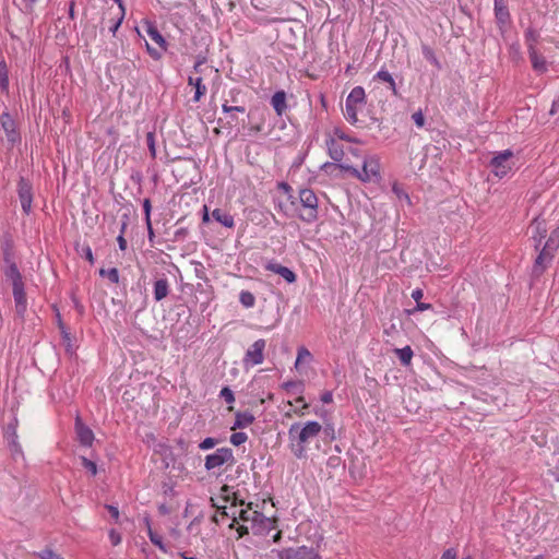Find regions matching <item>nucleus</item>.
<instances>
[{"mask_svg":"<svg viewBox=\"0 0 559 559\" xmlns=\"http://www.w3.org/2000/svg\"><path fill=\"white\" fill-rule=\"evenodd\" d=\"M352 175L365 182L377 181L380 178V164L373 156H362L359 163L352 162Z\"/></svg>","mask_w":559,"mask_h":559,"instance_id":"obj_1","label":"nucleus"},{"mask_svg":"<svg viewBox=\"0 0 559 559\" xmlns=\"http://www.w3.org/2000/svg\"><path fill=\"white\" fill-rule=\"evenodd\" d=\"M559 247V227L551 230L547 241L540 249L534 264V273L539 275L548 266L554 258V253Z\"/></svg>","mask_w":559,"mask_h":559,"instance_id":"obj_2","label":"nucleus"},{"mask_svg":"<svg viewBox=\"0 0 559 559\" xmlns=\"http://www.w3.org/2000/svg\"><path fill=\"white\" fill-rule=\"evenodd\" d=\"M301 209L299 217L305 222H313L318 215V198L311 189H301L298 197Z\"/></svg>","mask_w":559,"mask_h":559,"instance_id":"obj_3","label":"nucleus"},{"mask_svg":"<svg viewBox=\"0 0 559 559\" xmlns=\"http://www.w3.org/2000/svg\"><path fill=\"white\" fill-rule=\"evenodd\" d=\"M514 165V154L511 150L498 153L490 162L493 175L500 179L507 177L512 171Z\"/></svg>","mask_w":559,"mask_h":559,"instance_id":"obj_4","label":"nucleus"},{"mask_svg":"<svg viewBox=\"0 0 559 559\" xmlns=\"http://www.w3.org/2000/svg\"><path fill=\"white\" fill-rule=\"evenodd\" d=\"M236 462L233 449L224 447L217 449L214 453L205 456L204 467L207 472L223 465L231 466Z\"/></svg>","mask_w":559,"mask_h":559,"instance_id":"obj_5","label":"nucleus"},{"mask_svg":"<svg viewBox=\"0 0 559 559\" xmlns=\"http://www.w3.org/2000/svg\"><path fill=\"white\" fill-rule=\"evenodd\" d=\"M321 431V425L311 420L308 421L304 427L298 424H294L289 428V437L294 440L297 439L298 443H306L309 439L317 437Z\"/></svg>","mask_w":559,"mask_h":559,"instance_id":"obj_6","label":"nucleus"},{"mask_svg":"<svg viewBox=\"0 0 559 559\" xmlns=\"http://www.w3.org/2000/svg\"><path fill=\"white\" fill-rule=\"evenodd\" d=\"M271 552L278 559H321L312 547L306 546L273 549Z\"/></svg>","mask_w":559,"mask_h":559,"instance_id":"obj_7","label":"nucleus"},{"mask_svg":"<svg viewBox=\"0 0 559 559\" xmlns=\"http://www.w3.org/2000/svg\"><path fill=\"white\" fill-rule=\"evenodd\" d=\"M344 140L349 141V138L346 135L345 132L335 129L333 134L326 141L329 155L335 162L342 160L344 156V145L342 143V141Z\"/></svg>","mask_w":559,"mask_h":559,"instance_id":"obj_8","label":"nucleus"},{"mask_svg":"<svg viewBox=\"0 0 559 559\" xmlns=\"http://www.w3.org/2000/svg\"><path fill=\"white\" fill-rule=\"evenodd\" d=\"M17 418L14 416L12 420L7 425L4 437L8 440L9 448L14 455H23L22 447L17 441Z\"/></svg>","mask_w":559,"mask_h":559,"instance_id":"obj_9","label":"nucleus"},{"mask_svg":"<svg viewBox=\"0 0 559 559\" xmlns=\"http://www.w3.org/2000/svg\"><path fill=\"white\" fill-rule=\"evenodd\" d=\"M4 262L7 263L5 269L3 270L5 277L11 281L12 288L17 286H23L22 275L16 266V264L12 261V258L9 257V253L4 252Z\"/></svg>","mask_w":559,"mask_h":559,"instance_id":"obj_10","label":"nucleus"},{"mask_svg":"<svg viewBox=\"0 0 559 559\" xmlns=\"http://www.w3.org/2000/svg\"><path fill=\"white\" fill-rule=\"evenodd\" d=\"M17 192L22 210L25 214H28L33 202L32 186L26 180L21 179L19 181Z\"/></svg>","mask_w":559,"mask_h":559,"instance_id":"obj_11","label":"nucleus"},{"mask_svg":"<svg viewBox=\"0 0 559 559\" xmlns=\"http://www.w3.org/2000/svg\"><path fill=\"white\" fill-rule=\"evenodd\" d=\"M531 238L534 240V247L539 250L543 239L547 234V226L544 219L535 218L532 221L531 226Z\"/></svg>","mask_w":559,"mask_h":559,"instance_id":"obj_12","label":"nucleus"},{"mask_svg":"<svg viewBox=\"0 0 559 559\" xmlns=\"http://www.w3.org/2000/svg\"><path fill=\"white\" fill-rule=\"evenodd\" d=\"M75 432L80 443L84 447H91L94 441V432L83 424L80 416L75 418Z\"/></svg>","mask_w":559,"mask_h":559,"instance_id":"obj_13","label":"nucleus"},{"mask_svg":"<svg viewBox=\"0 0 559 559\" xmlns=\"http://www.w3.org/2000/svg\"><path fill=\"white\" fill-rule=\"evenodd\" d=\"M1 127L7 134L8 140L14 143L19 135L15 130V121L9 112H2L1 115Z\"/></svg>","mask_w":559,"mask_h":559,"instance_id":"obj_14","label":"nucleus"},{"mask_svg":"<svg viewBox=\"0 0 559 559\" xmlns=\"http://www.w3.org/2000/svg\"><path fill=\"white\" fill-rule=\"evenodd\" d=\"M265 269L275 274L282 276L287 283H294L296 281V274L288 267L283 266L275 262H270L266 264Z\"/></svg>","mask_w":559,"mask_h":559,"instance_id":"obj_15","label":"nucleus"},{"mask_svg":"<svg viewBox=\"0 0 559 559\" xmlns=\"http://www.w3.org/2000/svg\"><path fill=\"white\" fill-rule=\"evenodd\" d=\"M170 292L168 280L163 276L157 278L153 285L154 299L160 301L168 296Z\"/></svg>","mask_w":559,"mask_h":559,"instance_id":"obj_16","label":"nucleus"},{"mask_svg":"<svg viewBox=\"0 0 559 559\" xmlns=\"http://www.w3.org/2000/svg\"><path fill=\"white\" fill-rule=\"evenodd\" d=\"M13 297L15 302V310L19 316H24L27 307L26 295L23 286L13 287Z\"/></svg>","mask_w":559,"mask_h":559,"instance_id":"obj_17","label":"nucleus"},{"mask_svg":"<svg viewBox=\"0 0 559 559\" xmlns=\"http://www.w3.org/2000/svg\"><path fill=\"white\" fill-rule=\"evenodd\" d=\"M144 28H145L147 36L154 43H156L162 50L167 49V43H166L165 38L163 37V35L159 33L157 27L152 22L146 21L144 23Z\"/></svg>","mask_w":559,"mask_h":559,"instance_id":"obj_18","label":"nucleus"},{"mask_svg":"<svg viewBox=\"0 0 559 559\" xmlns=\"http://www.w3.org/2000/svg\"><path fill=\"white\" fill-rule=\"evenodd\" d=\"M495 15L497 22L501 26L510 22V13L507 7V0H495Z\"/></svg>","mask_w":559,"mask_h":559,"instance_id":"obj_19","label":"nucleus"},{"mask_svg":"<svg viewBox=\"0 0 559 559\" xmlns=\"http://www.w3.org/2000/svg\"><path fill=\"white\" fill-rule=\"evenodd\" d=\"M528 57L532 63V68L534 71L538 73H545L547 72V61L546 59L537 51V49H531L528 51Z\"/></svg>","mask_w":559,"mask_h":559,"instance_id":"obj_20","label":"nucleus"},{"mask_svg":"<svg viewBox=\"0 0 559 559\" xmlns=\"http://www.w3.org/2000/svg\"><path fill=\"white\" fill-rule=\"evenodd\" d=\"M254 416L252 413L246 412H237L235 415V423L231 427V430L243 429L250 426L254 421Z\"/></svg>","mask_w":559,"mask_h":559,"instance_id":"obj_21","label":"nucleus"},{"mask_svg":"<svg viewBox=\"0 0 559 559\" xmlns=\"http://www.w3.org/2000/svg\"><path fill=\"white\" fill-rule=\"evenodd\" d=\"M271 105L278 116H282L287 109L286 94L284 91H277L271 98Z\"/></svg>","mask_w":559,"mask_h":559,"instance_id":"obj_22","label":"nucleus"},{"mask_svg":"<svg viewBox=\"0 0 559 559\" xmlns=\"http://www.w3.org/2000/svg\"><path fill=\"white\" fill-rule=\"evenodd\" d=\"M423 296H424V292L420 288H417V289L412 292V298L416 301V306H415V308L407 310L408 314L412 316V314H415L418 311H426V310L432 309V305L431 304L419 302V299H421Z\"/></svg>","mask_w":559,"mask_h":559,"instance_id":"obj_23","label":"nucleus"},{"mask_svg":"<svg viewBox=\"0 0 559 559\" xmlns=\"http://www.w3.org/2000/svg\"><path fill=\"white\" fill-rule=\"evenodd\" d=\"M211 216L217 223L222 224L223 226H225L227 228H233L235 226L234 217L229 213H227L221 209H215L212 212Z\"/></svg>","mask_w":559,"mask_h":559,"instance_id":"obj_24","label":"nucleus"},{"mask_svg":"<svg viewBox=\"0 0 559 559\" xmlns=\"http://www.w3.org/2000/svg\"><path fill=\"white\" fill-rule=\"evenodd\" d=\"M188 84L195 88L193 102L194 103L200 102L201 97L203 95H205V93L207 91L206 86L203 84L202 78L201 76L194 78V76L190 75L188 78Z\"/></svg>","mask_w":559,"mask_h":559,"instance_id":"obj_25","label":"nucleus"},{"mask_svg":"<svg viewBox=\"0 0 559 559\" xmlns=\"http://www.w3.org/2000/svg\"><path fill=\"white\" fill-rule=\"evenodd\" d=\"M282 389L290 395L301 394L305 390V384L300 380H290L282 384Z\"/></svg>","mask_w":559,"mask_h":559,"instance_id":"obj_26","label":"nucleus"},{"mask_svg":"<svg viewBox=\"0 0 559 559\" xmlns=\"http://www.w3.org/2000/svg\"><path fill=\"white\" fill-rule=\"evenodd\" d=\"M263 352H247L243 358V366L246 369H249L255 365L263 362Z\"/></svg>","mask_w":559,"mask_h":559,"instance_id":"obj_27","label":"nucleus"},{"mask_svg":"<svg viewBox=\"0 0 559 559\" xmlns=\"http://www.w3.org/2000/svg\"><path fill=\"white\" fill-rule=\"evenodd\" d=\"M0 90L9 93V69L4 60L0 61Z\"/></svg>","mask_w":559,"mask_h":559,"instance_id":"obj_28","label":"nucleus"},{"mask_svg":"<svg viewBox=\"0 0 559 559\" xmlns=\"http://www.w3.org/2000/svg\"><path fill=\"white\" fill-rule=\"evenodd\" d=\"M525 37V44L527 46V51H530L532 48L536 49V45L539 39V34L534 28H527L524 34Z\"/></svg>","mask_w":559,"mask_h":559,"instance_id":"obj_29","label":"nucleus"},{"mask_svg":"<svg viewBox=\"0 0 559 559\" xmlns=\"http://www.w3.org/2000/svg\"><path fill=\"white\" fill-rule=\"evenodd\" d=\"M312 360L311 352H298L295 368L299 373L304 372V366Z\"/></svg>","mask_w":559,"mask_h":559,"instance_id":"obj_30","label":"nucleus"},{"mask_svg":"<svg viewBox=\"0 0 559 559\" xmlns=\"http://www.w3.org/2000/svg\"><path fill=\"white\" fill-rule=\"evenodd\" d=\"M374 78L380 80V81H383V82L388 83L389 84V88L391 90L393 95H397V90H396L395 81H394L393 76L386 70H380L376 74Z\"/></svg>","mask_w":559,"mask_h":559,"instance_id":"obj_31","label":"nucleus"},{"mask_svg":"<svg viewBox=\"0 0 559 559\" xmlns=\"http://www.w3.org/2000/svg\"><path fill=\"white\" fill-rule=\"evenodd\" d=\"M239 301L245 308H252L255 304V297L248 290H241L239 294Z\"/></svg>","mask_w":559,"mask_h":559,"instance_id":"obj_32","label":"nucleus"},{"mask_svg":"<svg viewBox=\"0 0 559 559\" xmlns=\"http://www.w3.org/2000/svg\"><path fill=\"white\" fill-rule=\"evenodd\" d=\"M99 275L102 277L108 278V281H110L114 284H117L119 282V272H118V270L116 267H111V269H108V270L100 269L99 270Z\"/></svg>","mask_w":559,"mask_h":559,"instance_id":"obj_33","label":"nucleus"},{"mask_svg":"<svg viewBox=\"0 0 559 559\" xmlns=\"http://www.w3.org/2000/svg\"><path fill=\"white\" fill-rule=\"evenodd\" d=\"M148 538L153 545L158 547L163 552H167L166 545L163 543V538L160 535H158L153 530H150L148 532Z\"/></svg>","mask_w":559,"mask_h":559,"instance_id":"obj_34","label":"nucleus"},{"mask_svg":"<svg viewBox=\"0 0 559 559\" xmlns=\"http://www.w3.org/2000/svg\"><path fill=\"white\" fill-rule=\"evenodd\" d=\"M423 55H424L425 59L428 60L430 63H432L437 68L440 67L439 60L437 59L435 51L430 47L424 46Z\"/></svg>","mask_w":559,"mask_h":559,"instance_id":"obj_35","label":"nucleus"},{"mask_svg":"<svg viewBox=\"0 0 559 559\" xmlns=\"http://www.w3.org/2000/svg\"><path fill=\"white\" fill-rule=\"evenodd\" d=\"M82 466L87 469L93 476L97 474V465L95 462L88 460L85 456H81Z\"/></svg>","mask_w":559,"mask_h":559,"instance_id":"obj_36","label":"nucleus"},{"mask_svg":"<svg viewBox=\"0 0 559 559\" xmlns=\"http://www.w3.org/2000/svg\"><path fill=\"white\" fill-rule=\"evenodd\" d=\"M219 397H222L226 403L231 404L235 402L234 392L229 386H224L219 392Z\"/></svg>","mask_w":559,"mask_h":559,"instance_id":"obj_37","label":"nucleus"},{"mask_svg":"<svg viewBox=\"0 0 559 559\" xmlns=\"http://www.w3.org/2000/svg\"><path fill=\"white\" fill-rule=\"evenodd\" d=\"M40 559H63L59 554L55 552L50 548L43 549L37 554Z\"/></svg>","mask_w":559,"mask_h":559,"instance_id":"obj_38","label":"nucleus"},{"mask_svg":"<svg viewBox=\"0 0 559 559\" xmlns=\"http://www.w3.org/2000/svg\"><path fill=\"white\" fill-rule=\"evenodd\" d=\"M248 439V436L247 433L245 432H234L231 436H230V442L238 447L242 443H245Z\"/></svg>","mask_w":559,"mask_h":559,"instance_id":"obj_39","label":"nucleus"},{"mask_svg":"<svg viewBox=\"0 0 559 559\" xmlns=\"http://www.w3.org/2000/svg\"><path fill=\"white\" fill-rule=\"evenodd\" d=\"M218 442H219L218 439L207 437L199 443V449L210 450V449H213L216 444H218Z\"/></svg>","mask_w":559,"mask_h":559,"instance_id":"obj_40","label":"nucleus"},{"mask_svg":"<svg viewBox=\"0 0 559 559\" xmlns=\"http://www.w3.org/2000/svg\"><path fill=\"white\" fill-rule=\"evenodd\" d=\"M365 99V91L362 87L357 86L352 88V102L361 103Z\"/></svg>","mask_w":559,"mask_h":559,"instance_id":"obj_41","label":"nucleus"},{"mask_svg":"<svg viewBox=\"0 0 559 559\" xmlns=\"http://www.w3.org/2000/svg\"><path fill=\"white\" fill-rule=\"evenodd\" d=\"M399 356V359L403 366H409L412 358L414 356V352H395Z\"/></svg>","mask_w":559,"mask_h":559,"instance_id":"obj_42","label":"nucleus"},{"mask_svg":"<svg viewBox=\"0 0 559 559\" xmlns=\"http://www.w3.org/2000/svg\"><path fill=\"white\" fill-rule=\"evenodd\" d=\"M392 191L396 194L399 199H404L408 203L411 202L408 194L404 192L403 188L399 183H394L392 186Z\"/></svg>","mask_w":559,"mask_h":559,"instance_id":"obj_43","label":"nucleus"},{"mask_svg":"<svg viewBox=\"0 0 559 559\" xmlns=\"http://www.w3.org/2000/svg\"><path fill=\"white\" fill-rule=\"evenodd\" d=\"M146 142H147V146H148V150H150V153H151L152 157H155L156 156L155 138H154V134L152 132L147 133Z\"/></svg>","mask_w":559,"mask_h":559,"instance_id":"obj_44","label":"nucleus"},{"mask_svg":"<svg viewBox=\"0 0 559 559\" xmlns=\"http://www.w3.org/2000/svg\"><path fill=\"white\" fill-rule=\"evenodd\" d=\"M143 210H144V214H145V224H146V226H150L151 210H152L150 199L143 200Z\"/></svg>","mask_w":559,"mask_h":559,"instance_id":"obj_45","label":"nucleus"},{"mask_svg":"<svg viewBox=\"0 0 559 559\" xmlns=\"http://www.w3.org/2000/svg\"><path fill=\"white\" fill-rule=\"evenodd\" d=\"M146 50L148 52V55L154 59V60H158L162 58V53L164 50H162L160 48L159 49H156V48H153L147 41H146Z\"/></svg>","mask_w":559,"mask_h":559,"instance_id":"obj_46","label":"nucleus"},{"mask_svg":"<svg viewBox=\"0 0 559 559\" xmlns=\"http://www.w3.org/2000/svg\"><path fill=\"white\" fill-rule=\"evenodd\" d=\"M81 254L90 263H94V255L92 248L90 246H83L81 249Z\"/></svg>","mask_w":559,"mask_h":559,"instance_id":"obj_47","label":"nucleus"},{"mask_svg":"<svg viewBox=\"0 0 559 559\" xmlns=\"http://www.w3.org/2000/svg\"><path fill=\"white\" fill-rule=\"evenodd\" d=\"M126 227H127V224L123 223L122 226H121L120 235L117 237L119 249L122 250V251L126 250V248H127V240L123 237V233H124Z\"/></svg>","mask_w":559,"mask_h":559,"instance_id":"obj_48","label":"nucleus"},{"mask_svg":"<svg viewBox=\"0 0 559 559\" xmlns=\"http://www.w3.org/2000/svg\"><path fill=\"white\" fill-rule=\"evenodd\" d=\"M412 119L413 121L415 122V124L418 127V128H423L424 124H425V117L423 115V112L419 110V111H416L412 115Z\"/></svg>","mask_w":559,"mask_h":559,"instance_id":"obj_49","label":"nucleus"},{"mask_svg":"<svg viewBox=\"0 0 559 559\" xmlns=\"http://www.w3.org/2000/svg\"><path fill=\"white\" fill-rule=\"evenodd\" d=\"M162 491H163V493L165 496H168V497L176 496V491H175L174 485L168 484V483H163L162 484Z\"/></svg>","mask_w":559,"mask_h":559,"instance_id":"obj_50","label":"nucleus"},{"mask_svg":"<svg viewBox=\"0 0 559 559\" xmlns=\"http://www.w3.org/2000/svg\"><path fill=\"white\" fill-rule=\"evenodd\" d=\"M265 520V516L262 512L259 511H250V518L249 521L252 523L263 522Z\"/></svg>","mask_w":559,"mask_h":559,"instance_id":"obj_51","label":"nucleus"},{"mask_svg":"<svg viewBox=\"0 0 559 559\" xmlns=\"http://www.w3.org/2000/svg\"><path fill=\"white\" fill-rule=\"evenodd\" d=\"M109 538H110V542L114 546H117L120 544L121 542V536L118 532H116L115 530H111L109 532Z\"/></svg>","mask_w":559,"mask_h":559,"instance_id":"obj_52","label":"nucleus"},{"mask_svg":"<svg viewBox=\"0 0 559 559\" xmlns=\"http://www.w3.org/2000/svg\"><path fill=\"white\" fill-rule=\"evenodd\" d=\"M123 19H124V15H122V13H118L117 21L115 23H112V25L109 27V31L112 34H115L118 31V28L120 27Z\"/></svg>","mask_w":559,"mask_h":559,"instance_id":"obj_53","label":"nucleus"},{"mask_svg":"<svg viewBox=\"0 0 559 559\" xmlns=\"http://www.w3.org/2000/svg\"><path fill=\"white\" fill-rule=\"evenodd\" d=\"M456 550L454 548H449L443 551L440 559H456Z\"/></svg>","mask_w":559,"mask_h":559,"instance_id":"obj_54","label":"nucleus"},{"mask_svg":"<svg viewBox=\"0 0 559 559\" xmlns=\"http://www.w3.org/2000/svg\"><path fill=\"white\" fill-rule=\"evenodd\" d=\"M251 504L252 503H249V509H242L239 511V519L241 521L249 522Z\"/></svg>","mask_w":559,"mask_h":559,"instance_id":"obj_55","label":"nucleus"},{"mask_svg":"<svg viewBox=\"0 0 559 559\" xmlns=\"http://www.w3.org/2000/svg\"><path fill=\"white\" fill-rule=\"evenodd\" d=\"M266 346V342L265 340L263 338H260V340H257L253 344H252V349H264Z\"/></svg>","mask_w":559,"mask_h":559,"instance_id":"obj_56","label":"nucleus"},{"mask_svg":"<svg viewBox=\"0 0 559 559\" xmlns=\"http://www.w3.org/2000/svg\"><path fill=\"white\" fill-rule=\"evenodd\" d=\"M158 512L162 514V515H168L171 513V509L169 507L166 506V503H160L158 506Z\"/></svg>","mask_w":559,"mask_h":559,"instance_id":"obj_57","label":"nucleus"},{"mask_svg":"<svg viewBox=\"0 0 559 559\" xmlns=\"http://www.w3.org/2000/svg\"><path fill=\"white\" fill-rule=\"evenodd\" d=\"M557 112H559V97L552 102V105H551V108L549 111L550 115H556Z\"/></svg>","mask_w":559,"mask_h":559,"instance_id":"obj_58","label":"nucleus"},{"mask_svg":"<svg viewBox=\"0 0 559 559\" xmlns=\"http://www.w3.org/2000/svg\"><path fill=\"white\" fill-rule=\"evenodd\" d=\"M107 509L110 513V515L114 518V519H118L119 518V510L117 507H114V506H107Z\"/></svg>","mask_w":559,"mask_h":559,"instance_id":"obj_59","label":"nucleus"},{"mask_svg":"<svg viewBox=\"0 0 559 559\" xmlns=\"http://www.w3.org/2000/svg\"><path fill=\"white\" fill-rule=\"evenodd\" d=\"M332 396H333V395H332V392L326 391V392H324V393L322 394V396H321V401H322L323 403H325V404L331 403V402H332Z\"/></svg>","mask_w":559,"mask_h":559,"instance_id":"obj_60","label":"nucleus"},{"mask_svg":"<svg viewBox=\"0 0 559 559\" xmlns=\"http://www.w3.org/2000/svg\"><path fill=\"white\" fill-rule=\"evenodd\" d=\"M342 109L344 115L349 114V95L345 97Z\"/></svg>","mask_w":559,"mask_h":559,"instance_id":"obj_61","label":"nucleus"},{"mask_svg":"<svg viewBox=\"0 0 559 559\" xmlns=\"http://www.w3.org/2000/svg\"><path fill=\"white\" fill-rule=\"evenodd\" d=\"M237 532L239 534V537H242L249 533V530L247 526L240 525V526H238Z\"/></svg>","mask_w":559,"mask_h":559,"instance_id":"obj_62","label":"nucleus"},{"mask_svg":"<svg viewBox=\"0 0 559 559\" xmlns=\"http://www.w3.org/2000/svg\"><path fill=\"white\" fill-rule=\"evenodd\" d=\"M304 452H305V448H304L302 443H299L298 444V449L295 450V455L297 457H302L304 456Z\"/></svg>","mask_w":559,"mask_h":559,"instance_id":"obj_63","label":"nucleus"},{"mask_svg":"<svg viewBox=\"0 0 559 559\" xmlns=\"http://www.w3.org/2000/svg\"><path fill=\"white\" fill-rule=\"evenodd\" d=\"M74 5H75L74 1H71L69 4V16L71 20H74V17H75Z\"/></svg>","mask_w":559,"mask_h":559,"instance_id":"obj_64","label":"nucleus"}]
</instances>
